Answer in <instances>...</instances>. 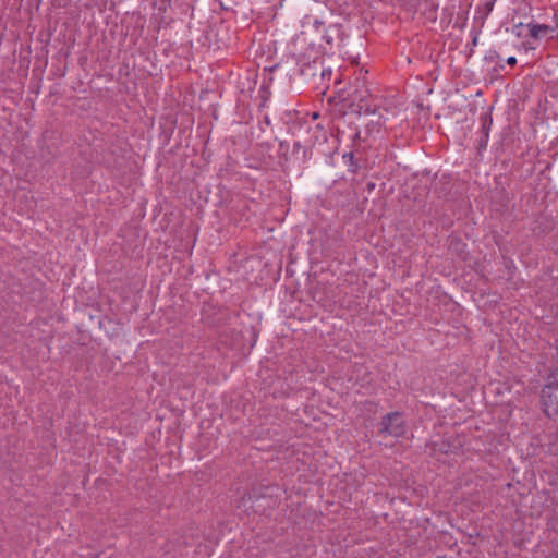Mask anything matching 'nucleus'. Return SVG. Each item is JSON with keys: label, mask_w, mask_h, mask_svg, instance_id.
<instances>
[{"label": "nucleus", "mask_w": 558, "mask_h": 558, "mask_svg": "<svg viewBox=\"0 0 558 558\" xmlns=\"http://www.w3.org/2000/svg\"><path fill=\"white\" fill-rule=\"evenodd\" d=\"M507 63L510 64V65H514L517 63L515 57H509L507 59Z\"/></svg>", "instance_id": "obj_4"}, {"label": "nucleus", "mask_w": 558, "mask_h": 558, "mask_svg": "<svg viewBox=\"0 0 558 558\" xmlns=\"http://www.w3.org/2000/svg\"><path fill=\"white\" fill-rule=\"evenodd\" d=\"M381 434H388L399 437L404 434V425L401 415L398 412L387 414L381 422Z\"/></svg>", "instance_id": "obj_1"}, {"label": "nucleus", "mask_w": 558, "mask_h": 558, "mask_svg": "<svg viewBox=\"0 0 558 558\" xmlns=\"http://www.w3.org/2000/svg\"><path fill=\"white\" fill-rule=\"evenodd\" d=\"M529 31L531 37L538 38L539 36L546 34L549 31V26L541 24H530Z\"/></svg>", "instance_id": "obj_3"}, {"label": "nucleus", "mask_w": 558, "mask_h": 558, "mask_svg": "<svg viewBox=\"0 0 558 558\" xmlns=\"http://www.w3.org/2000/svg\"><path fill=\"white\" fill-rule=\"evenodd\" d=\"M558 399V389L553 385L546 386L542 390V400L547 415L557 412V407L554 400Z\"/></svg>", "instance_id": "obj_2"}]
</instances>
